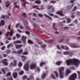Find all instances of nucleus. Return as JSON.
Segmentation results:
<instances>
[{"label": "nucleus", "mask_w": 80, "mask_h": 80, "mask_svg": "<svg viewBox=\"0 0 80 80\" xmlns=\"http://www.w3.org/2000/svg\"><path fill=\"white\" fill-rule=\"evenodd\" d=\"M77 6H75L73 9V11H75V10H77Z\"/></svg>", "instance_id": "obj_37"}, {"label": "nucleus", "mask_w": 80, "mask_h": 80, "mask_svg": "<svg viewBox=\"0 0 80 80\" xmlns=\"http://www.w3.org/2000/svg\"><path fill=\"white\" fill-rule=\"evenodd\" d=\"M11 72H8V73L7 74V76H10V75H11Z\"/></svg>", "instance_id": "obj_41"}, {"label": "nucleus", "mask_w": 80, "mask_h": 80, "mask_svg": "<svg viewBox=\"0 0 80 80\" xmlns=\"http://www.w3.org/2000/svg\"><path fill=\"white\" fill-rule=\"evenodd\" d=\"M19 28H20V29H23V28H23V27L22 26H19Z\"/></svg>", "instance_id": "obj_42"}, {"label": "nucleus", "mask_w": 80, "mask_h": 80, "mask_svg": "<svg viewBox=\"0 0 80 80\" xmlns=\"http://www.w3.org/2000/svg\"><path fill=\"white\" fill-rule=\"evenodd\" d=\"M3 56L4 57H7V56H8V55L7 54H3Z\"/></svg>", "instance_id": "obj_43"}, {"label": "nucleus", "mask_w": 80, "mask_h": 80, "mask_svg": "<svg viewBox=\"0 0 80 80\" xmlns=\"http://www.w3.org/2000/svg\"><path fill=\"white\" fill-rule=\"evenodd\" d=\"M51 2L52 3H56V1H52Z\"/></svg>", "instance_id": "obj_57"}, {"label": "nucleus", "mask_w": 80, "mask_h": 80, "mask_svg": "<svg viewBox=\"0 0 80 80\" xmlns=\"http://www.w3.org/2000/svg\"><path fill=\"white\" fill-rule=\"evenodd\" d=\"M21 40L23 42H25L26 40V37L24 36H23L21 38Z\"/></svg>", "instance_id": "obj_21"}, {"label": "nucleus", "mask_w": 80, "mask_h": 80, "mask_svg": "<svg viewBox=\"0 0 80 80\" xmlns=\"http://www.w3.org/2000/svg\"><path fill=\"white\" fill-rule=\"evenodd\" d=\"M5 24V21L3 20H2L0 22V27L1 25H4Z\"/></svg>", "instance_id": "obj_18"}, {"label": "nucleus", "mask_w": 80, "mask_h": 80, "mask_svg": "<svg viewBox=\"0 0 80 80\" xmlns=\"http://www.w3.org/2000/svg\"><path fill=\"white\" fill-rule=\"evenodd\" d=\"M16 36L18 38H19L20 37V35L18 34H16Z\"/></svg>", "instance_id": "obj_34"}, {"label": "nucleus", "mask_w": 80, "mask_h": 80, "mask_svg": "<svg viewBox=\"0 0 80 80\" xmlns=\"http://www.w3.org/2000/svg\"><path fill=\"white\" fill-rule=\"evenodd\" d=\"M59 78H64V73L63 72H59Z\"/></svg>", "instance_id": "obj_9"}, {"label": "nucleus", "mask_w": 80, "mask_h": 80, "mask_svg": "<svg viewBox=\"0 0 80 80\" xmlns=\"http://www.w3.org/2000/svg\"><path fill=\"white\" fill-rule=\"evenodd\" d=\"M1 49L2 50H3L5 49V46H3L1 48Z\"/></svg>", "instance_id": "obj_40"}, {"label": "nucleus", "mask_w": 80, "mask_h": 80, "mask_svg": "<svg viewBox=\"0 0 80 80\" xmlns=\"http://www.w3.org/2000/svg\"><path fill=\"white\" fill-rule=\"evenodd\" d=\"M41 46L43 48H44V47H46V45L45 44H43V45H41Z\"/></svg>", "instance_id": "obj_44"}, {"label": "nucleus", "mask_w": 80, "mask_h": 80, "mask_svg": "<svg viewBox=\"0 0 80 80\" xmlns=\"http://www.w3.org/2000/svg\"><path fill=\"white\" fill-rule=\"evenodd\" d=\"M63 70H64V68H63V67H61L60 68L58 69L59 72H62V71H63Z\"/></svg>", "instance_id": "obj_15"}, {"label": "nucleus", "mask_w": 80, "mask_h": 80, "mask_svg": "<svg viewBox=\"0 0 80 80\" xmlns=\"http://www.w3.org/2000/svg\"><path fill=\"white\" fill-rule=\"evenodd\" d=\"M47 73H48V71H47V72H43L42 76V79H44V78H45V77H46Z\"/></svg>", "instance_id": "obj_8"}, {"label": "nucleus", "mask_w": 80, "mask_h": 80, "mask_svg": "<svg viewBox=\"0 0 80 80\" xmlns=\"http://www.w3.org/2000/svg\"><path fill=\"white\" fill-rule=\"evenodd\" d=\"M23 65V64L21 62H19L18 65V66L19 67H22V66Z\"/></svg>", "instance_id": "obj_27"}, {"label": "nucleus", "mask_w": 80, "mask_h": 80, "mask_svg": "<svg viewBox=\"0 0 80 80\" xmlns=\"http://www.w3.org/2000/svg\"><path fill=\"white\" fill-rule=\"evenodd\" d=\"M9 5H10V3H8L6 5V7H8L9 6Z\"/></svg>", "instance_id": "obj_55"}, {"label": "nucleus", "mask_w": 80, "mask_h": 80, "mask_svg": "<svg viewBox=\"0 0 80 80\" xmlns=\"http://www.w3.org/2000/svg\"><path fill=\"white\" fill-rule=\"evenodd\" d=\"M66 63L67 66H70V65H75L77 67H78L80 64V61L75 58L68 59L66 61Z\"/></svg>", "instance_id": "obj_1"}, {"label": "nucleus", "mask_w": 80, "mask_h": 80, "mask_svg": "<svg viewBox=\"0 0 80 80\" xmlns=\"http://www.w3.org/2000/svg\"><path fill=\"white\" fill-rule=\"evenodd\" d=\"M1 63H3L6 66H8V62H7V59H5L2 60L1 62Z\"/></svg>", "instance_id": "obj_3"}, {"label": "nucleus", "mask_w": 80, "mask_h": 80, "mask_svg": "<svg viewBox=\"0 0 80 80\" xmlns=\"http://www.w3.org/2000/svg\"><path fill=\"white\" fill-rule=\"evenodd\" d=\"M71 18H75V16L73 15H72L71 16Z\"/></svg>", "instance_id": "obj_63"}, {"label": "nucleus", "mask_w": 80, "mask_h": 80, "mask_svg": "<svg viewBox=\"0 0 80 80\" xmlns=\"http://www.w3.org/2000/svg\"><path fill=\"white\" fill-rule=\"evenodd\" d=\"M67 23H70V22H71V20L70 19H67Z\"/></svg>", "instance_id": "obj_35"}, {"label": "nucleus", "mask_w": 80, "mask_h": 80, "mask_svg": "<svg viewBox=\"0 0 80 80\" xmlns=\"http://www.w3.org/2000/svg\"><path fill=\"white\" fill-rule=\"evenodd\" d=\"M71 72V71L68 69H66V72L65 73V76H68L69 74H70V73Z\"/></svg>", "instance_id": "obj_7"}, {"label": "nucleus", "mask_w": 80, "mask_h": 80, "mask_svg": "<svg viewBox=\"0 0 80 80\" xmlns=\"http://www.w3.org/2000/svg\"><path fill=\"white\" fill-rule=\"evenodd\" d=\"M47 8L48 9H50L51 8H52V6H50V5L48 6Z\"/></svg>", "instance_id": "obj_36"}, {"label": "nucleus", "mask_w": 80, "mask_h": 80, "mask_svg": "<svg viewBox=\"0 0 80 80\" xmlns=\"http://www.w3.org/2000/svg\"><path fill=\"white\" fill-rule=\"evenodd\" d=\"M27 78V76H23V79H26Z\"/></svg>", "instance_id": "obj_48"}, {"label": "nucleus", "mask_w": 80, "mask_h": 80, "mask_svg": "<svg viewBox=\"0 0 80 80\" xmlns=\"http://www.w3.org/2000/svg\"><path fill=\"white\" fill-rule=\"evenodd\" d=\"M16 48H17V49H18L20 48H21L22 47V45H15Z\"/></svg>", "instance_id": "obj_16"}, {"label": "nucleus", "mask_w": 80, "mask_h": 80, "mask_svg": "<svg viewBox=\"0 0 80 80\" xmlns=\"http://www.w3.org/2000/svg\"><path fill=\"white\" fill-rule=\"evenodd\" d=\"M57 48L59 49V50H60V49H61V48H60V47L58 45L57 46Z\"/></svg>", "instance_id": "obj_61"}, {"label": "nucleus", "mask_w": 80, "mask_h": 80, "mask_svg": "<svg viewBox=\"0 0 80 80\" xmlns=\"http://www.w3.org/2000/svg\"><path fill=\"white\" fill-rule=\"evenodd\" d=\"M53 72L55 73L57 78H58V72L57 71H53Z\"/></svg>", "instance_id": "obj_19"}, {"label": "nucleus", "mask_w": 80, "mask_h": 80, "mask_svg": "<svg viewBox=\"0 0 80 80\" xmlns=\"http://www.w3.org/2000/svg\"><path fill=\"white\" fill-rule=\"evenodd\" d=\"M45 65V63L41 62L40 64V66L42 67V65Z\"/></svg>", "instance_id": "obj_32"}, {"label": "nucleus", "mask_w": 80, "mask_h": 80, "mask_svg": "<svg viewBox=\"0 0 80 80\" xmlns=\"http://www.w3.org/2000/svg\"><path fill=\"white\" fill-rule=\"evenodd\" d=\"M10 27H11V25H10L8 26V30H10Z\"/></svg>", "instance_id": "obj_58"}, {"label": "nucleus", "mask_w": 80, "mask_h": 80, "mask_svg": "<svg viewBox=\"0 0 80 80\" xmlns=\"http://www.w3.org/2000/svg\"><path fill=\"white\" fill-rule=\"evenodd\" d=\"M37 66V64L36 63H32L31 65L30 66V69L31 70H33L35 69Z\"/></svg>", "instance_id": "obj_5"}, {"label": "nucleus", "mask_w": 80, "mask_h": 80, "mask_svg": "<svg viewBox=\"0 0 80 80\" xmlns=\"http://www.w3.org/2000/svg\"><path fill=\"white\" fill-rule=\"evenodd\" d=\"M25 33H26V34H27L28 35H30V32H28L25 31Z\"/></svg>", "instance_id": "obj_45"}, {"label": "nucleus", "mask_w": 80, "mask_h": 80, "mask_svg": "<svg viewBox=\"0 0 80 80\" xmlns=\"http://www.w3.org/2000/svg\"><path fill=\"white\" fill-rule=\"evenodd\" d=\"M24 73V72L22 71H21L19 73V74L20 75H23Z\"/></svg>", "instance_id": "obj_31"}, {"label": "nucleus", "mask_w": 80, "mask_h": 80, "mask_svg": "<svg viewBox=\"0 0 80 80\" xmlns=\"http://www.w3.org/2000/svg\"><path fill=\"white\" fill-rule=\"evenodd\" d=\"M56 14L58 15H60V16H61V17H63L64 15V14L62 13V11H57L56 12Z\"/></svg>", "instance_id": "obj_10"}, {"label": "nucleus", "mask_w": 80, "mask_h": 80, "mask_svg": "<svg viewBox=\"0 0 80 80\" xmlns=\"http://www.w3.org/2000/svg\"><path fill=\"white\" fill-rule=\"evenodd\" d=\"M23 68L26 71H28L29 70V65L28 64H25Z\"/></svg>", "instance_id": "obj_4"}, {"label": "nucleus", "mask_w": 80, "mask_h": 80, "mask_svg": "<svg viewBox=\"0 0 80 80\" xmlns=\"http://www.w3.org/2000/svg\"><path fill=\"white\" fill-rule=\"evenodd\" d=\"M12 44H8L7 46V48H8L9 47H12Z\"/></svg>", "instance_id": "obj_33"}, {"label": "nucleus", "mask_w": 80, "mask_h": 80, "mask_svg": "<svg viewBox=\"0 0 80 80\" xmlns=\"http://www.w3.org/2000/svg\"><path fill=\"white\" fill-rule=\"evenodd\" d=\"M28 43H29L30 44H33V42L29 39L28 40Z\"/></svg>", "instance_id": "obj_26"}, {"label": "nucleus", "mask_w": 80, "mask_h": 80, "mask_svg": "<svg viewBox=\"0 0 80 80\" xmlns=\"http://www.w3.org/2000/svg\"><path fill=\"white\" fill-rule=\"evenodd\" d=\"M33 8H36L37 10H40V8H39V6H37V5H35L34 6H33L32 7Z\"/></svg>", "instance_id": "obj_20"}, {"label": "nucleus", "mask_w": 80, "mask_h": 80, "mask_svg": "<svg viewBox=\"0 0 80 80\" xmlns=\"http://www.w3.org/2000/svg\"><path fill=\"white\" fill-rule=\"evenodd\" d=\"M63 53L64 55H69V56H71V55H72V53L68 51L64 52H63Z\"/></svg>", "instance_id": "obj_12"}, {"label": "nucleus", "mask_w": 80, "mask_h": 80, "mask_svg": "<svg viewBox=\"0 0 80 80\" xmlns=\"http://www.w3.org/2000/svg\"><path fill=\"white\" fill-rule=\"evenodd\" d=\"M37 70L38 72H39L40 71V68L39 67H37Z\"/></svg>", "instance_id": "obj_60"}, {"label": "nucleus", "mask_w": 80, "mask_h": 80, "mask_svg": "<svg viewBox=\"0 0 80 80\" xmlns=\"http://www.w3.org/2000/svg\"><path fill=\"white\" fill-rule=\"evenodd\" d=\"M33 26L34 27H37L38 26L37 25V24H34Z\"/></svg>", "instance_id": "obj_52"}, {"label": "nucleus", "mask_w": 80, "mask_h": 80, "mask_svg": "<svg viewBox=\"0 0 80 80\" xmlns=\"http://www.w3.org/2000/svg\"><path fill=\"white\" fill-rule=\"evenodd\" d=\"M70 46L72 48H78V46L76 45L75 44L71 43L70 44Z\"/></svg>", "instance_id": "obj_11"}, {"label": "nucleus", "mask_w": 80, "mask_h": 80, "mask_svg": "<svg viewBox=\"0 0 80 80\" xmlns=\"http://www.w3.org/2000/svg\"><path fill=\"white\" fill-rule=\"evenodd\" d=\"M1 70L4 74H5L6 73V72H5V70H8V68H4L3 69H1Z\"/></svg>", "instance_id": "obj_14"}, {"label": "nucleus", "mask_w": 80, "mask_h": 80, "mask_svg": "<svg viewBox=\"0 0 80 80\" xmlns=\"http://www.w3.org/2000/svg\"><path fill=\"white\" fill-rule=\"evenodd\" d=\"M19 25H20V24L19 23L17 24L16 25V28H18V26H19Z\"/></svg>", "instance_id": "obj_54"}, {"label": "nucleus", "mask_w": 80, "mask_h": 80, "mask_svg": "<svg viewBox=\"0 0 80 80\" xmlns=\"http://www.w3.org/2000/svg\"><path fill=\"white\" fill-rule=\"evenodd\" d=\"M44 17H47V18H48V19H49V20H52V18H51L50 16H48L47 15L45 14H44Z\"/></svg>", "instance_id": "obj_17"}, {"label": "nucleus", "mask_w": 80, "mask_h": 80, "mask_svg": "<svg viewBox=\"0 0 80 80\" xmlns=\"http://www.w3.org/2000/svg\"><path fill=\"white\" fill-rule=\"evenodd\" d=\"M23 52V49H20L18 51V53H21Z\"/></svg>", "instance_id": "obj_28"}, {"label": "nucleus", "mask_w": 80, "mask_h": 80, "mask_svg": "<svg viewBox=\"0 0 80 80\" xmlns=\"http://www.w3.org/2000/svg\"><path fill=\"white\" fill-rule=\"evenodd\" d=\"M13 43H14L15 45L18 43L17 41H15L13 42Z\"/></svg>", "instance_id": "obj_51"}, {"label": "nucleus", "mask_w": 80, "mask_h": 80, "mask_svg": "<svg viewBox=\"0 0 80 80\" xmlns=\"http://www.w3.org/2000/svg\"><path fill=\"white\" fill-rule=\"evenodd\" d=\"M11 52V51L10 50H7L6 52V53L7 54H9Z\"/></svg>", "instance_id": "obj_30"}, {"label": "nucleus", "mask_w": 80, "mask_h": 80, "mask_svg": "<svg viewBox=\"0 0 80 80\" xmlns=\"http://www.w3.org/2000/svg\"><path fill=\"white\" fill-rule=\"evenodd\" d=\"M2 18H3V19H5L6 17V16H5V15H2Z\"/></svg>", "instance_id": "obj_49"}, {"label": "nucleus", "mask_w": 80, "mask_h": 80, "mask_svg": "<svg viewBox=\"0 0 80 80\" xmlns=\"http://www.w3.org/2000/svg\"><path fill=\"white\" fill-rule=\"evenodd\" d=\"M17 42L18 43H22V42H21V41L20 40L17 41Z\"/></svg>", "instance_id": "obj_50"}, {"label": "nucleus", "mask_w": 80, "mask_h": 80, "mask_svg": "<svg viewBox=\"0 0 80 80\" xmlns=\"http://www.w3.org/2000/svg\"><path fill=\"white\" fill-rule=\"evenodd\" d=\"M28 54V52H25L23 53V55H27Z\"/></svg>", "instance_id": "obj_39"}, {"label": "nucleus", "mask_w": 80, "mask_h": 80, "mask_svg": "<svg viewBox=\"0 0 80 80\" xmlns=\"http://www.w3.org/2000/svg\"><path fill=\"white\" fill-rule=\"evenodd\" d=\"M75 78H77V74L74 73L69 77L68 80H75Z\"/></svg>", "instance_id": "obj_2"}, {"label": "nucleus", "mask_w": 80, "mask_h": 80, "mask_svg": "<svg viewBox=\"0 0 80 80\" xmlns=\"http://www.w3.org/2000/svg\"><path fill=\"white\" fill-rule=\"evenodd\" d=\"M24 23L25 25H28V22L27 21H25L24 22Z\"/></svg>", "instance_id": "obj_62"}, {"label": "nucleus", "mask_w": 80, "mask_h": 80, "mask_svg": "<svg viewBox=\"0 0 80 80\" xmlns=\"http://www.w3.org/2000/svg\"><path fill=\"white\" fill-rule=\"evenodd\" d=\"M13 77L14 78H16L17 77V72H14L13 73Z\"/></svg>", "instance_id": "obj_22"}, {"label": "nucleus", "mask_w": 80, "mask_h": 80, "mask_svg": "<svg viewBox=\"0 0 80 80\" xmlns=\"http://www.w3.org/2000/svg\"><path fill=\"white\" fill-rule=\"evenodd\" d=\"M38 15L39 17H43V15L41 14H39Z\"/></svg>", "instance_id": "obj_47"}, {"label": "nucleus", "mask_w": 80, "mask_h": 80, "mask_svg": "<svg viewBox=\"0 0 80 80\" xmlns=\"http://www.w3.org/2000/svg\"><path fill=\"white\" fill-rule=\"evenodd\" d=\"M64 30H68V28L67 27H65L64 28Z\"/></svg>", "instance_id": "obj_59"}, {"label": "nucleus", "mask_w": 80, "mask_h": 80, "mask_svg": "<svg viewBox=\"0 0 80 80\" xmlns=\"http://www.w3.org/2000/svg\"><path fill=\"white\" fill-rule=\"evenodd\" d=\"M74 5V4H72L71 5V6H68L67 7V8H69V9H71V8H72V7H73Z\"/></svg>", "instance_id": "obj_29"}, {"label": "nucleus", "mask_w": 80, "mask_h": 80, "mask_svg": "<svg viewBox=\"0 0 80 80\" xmlns=\"http://www.w3.org/2000/svg\"><path fill=\"white\" fill-rule=\"evenodd\" d=\"M48 14L50 15V16H51V17H53L54 16V15L52 13H48Z\"/></svg>", "instance_id": "obj_46"}, {"label": "nucleus", "mask_w": 80, "mask_h": 80, "mask_svg": "<svg viewBox=\"0 0 80 80\" xmlns=\"http://www.w3.org/2000/svg\"><path fill=\"white\" fill-rule=\"evenodd\" d=\"M65 47H66V48H65L66 50H68L69 49L68 47L67 46H66Z\"/></svg>", "instance_id": "obj_56"}, {"label": "nucleus", "mask_w": 80, "mask_h": 80, "mask_svg": "<svg viewBox=\"0 0 80 80\" xmlns=\"http://www.w3.org/2000/svg\"><path fill=\"white\" fill-rule=\"evenodd\" d=\"M77 72L78 75V78H80V72L79 71H77Z\"/></svg>", "instance_id": "obj_38"}, {"label": "nucleus", "mask_w": 80, "mask_h": 80, "mask_svg": "<svg viewBox=\"0 0 80 80\" xmlns=\"http://www.w3.org/2000/svg\"><path fill=\"white\" fill-rule=\"evenodd\" d=\"M13 63H13L11 62L10 63V67H15L17 65V61L15 60H14Z\"/></svg>", "instance_id": "obj_6"}, {"label": "nucleus", "mask_w": 80, "mask_h": 80, "mask_svg": "<svg viewBox=\"0 0 80 80\" xmlns=\"http://www.w3.org/2000/svg\"><path fill=\"white\" fill-rule=\"evenodd\" d=\"M50 76L52 78H53V79H55V78H56L55 76V75L53 74H51L50 75Z\"/></svg>", "instance_id": "obj_24"}, {"label": "nucleus", "mask_w": 80, "mask_h": 80, "mask_svg": "<svg viewBox=\"0 0 80 80\" xmlns=\"http://www.w3.org/2000/svg\"><path fill=\"white\" fill-rule=\"evenodd\" d=\"M13 30H11L10 32H8L5 35L6 36H8V34H10V36L12 37L13 35Z\"/></svg>", "instance_id": "obj_13"}, {"label": "nucleus", "mask_w": 80, "mask_h": 80, "mask_svg": "<svg viewBox=\"0 0 80 80\" xmlns=\"http://www.w3.org/2000/svg\"><path fill=\"white\" fill-rule=\"evenodd\" d=\"M7 80H13V79H12V77H11L10 78H8Z\"/></svg>", "instance_id": "obj_53"}, {"label": "nucleus", "mask_w": 80, "mask_h": 80, "mask_svg": "<svg viewBox=\"0 0 80 80\" xmlns=\"http://www.w3.org/2000/svg\"><path fill=\"white\" fill-rule=\"evenodd\" d=\"M35 3L40 4V3H41V1H40L37 0L35 2Z\"/></svg>", "instance_id": "obj_25"}, {"label": "nucleus", "mask_w": 80, "mask_h": 80, "mask_svg": "<svg viewBox=\"0 0 80 80\" xmlns=\"http://www.w3.org/2000/svg\"><path fill=\"white\" fill-rule=\"evenodd\" d=\"M8 40H12V38L11 37H9L8 38Z\"/></svg>", "instance_id": "obj_64"}, {"label": "nucleus", "mask_w": 80, "mask_h": 80, "mask_svg": "<svg viewBox=\"0 0 80 80\" xmlns=\"http://www.w3.org/2000/svg\"><path fill=\"white\" fill-rule=\"evenodd\" d=\"M62 63V61H59L56 62V64L57 65H60Z\"/></svg>", "instance_id": "obj_23"}]
</instances>
